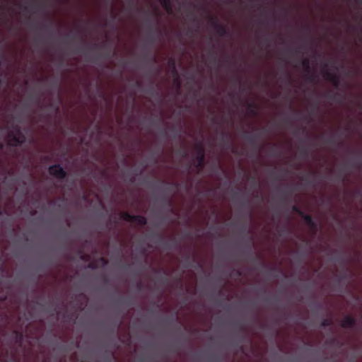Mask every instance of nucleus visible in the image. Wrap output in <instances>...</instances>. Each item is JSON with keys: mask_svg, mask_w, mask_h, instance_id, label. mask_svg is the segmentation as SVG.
<instances>
[{"mask_svg": "<svg viewBox=\"0 0 362 362\" xmlns=\"http://www.w3.org/2000/svg\"><path fill=\"white\" fill-rule=\"evenodd\" d=\"M241 90H242V91H245V88H242Z\"/></svg>", "mask_w": 362, "mask_h": 362, "instance_id": "30", "label": "nucleus"}, {"mask_svg": "<svg viewBox=\"0 0 362 362\" xmlns=\"http://www.w3.org/2000/svg\"><path fill=\"white\" fill-rule=\"evenodd\" d=\"M141 284H138V287H139V288H141Z\"/></svg>", "mask_w": 362, "mask_h": 362, "instance_id": "28", "label": "nucleus"}, {"mask_svg": "<svg viewBox=\"0 0 362 362\" xmlns=\"http://www.w3.org/2000/svg\"><path fill=\"white\" fill-rule=\"evenodd\" d=\"M67 37L74 39V38L76 37V35H73V36L68 35Z\"/></svg>", "mask_w": 362, "mask_h": 362, "instance_id": "22", "label": "nucleus"}, {"mask_svg": "<svg viewBox=\"0 0 362 362\" xmlns=\"http://www.w3.org/2000/svg\"><path fill=\"white\" fill-rule=\"evenodd\" d=\"M211 121H212L213 122H216V117H213L211 118Z\"/></svg>", "mask_w": 362, "mask_h": 362, "instance_id": "21", "label": "nucleus"}, {"mask_svg": "<svg viewBox=\"0 0 362 362\" xmlns=\"http://www.w3.org/2000/svg\"><path fill=\"white\" fill-rule=\"evenodd\" d=\"M240 330L243 331V332H245V327L244 326H240Z\"/></svg>", "mask_w": 362, "mask_h": 362, "instance_id": "18", "label": "nucleus"}, {"mask_svg": "<svg viewBox=\"0 0 362 362\" xmlns=\"http://www.w3.org/2000/svg\"><path fill=\"white\" fill-rule=\"evenodd\" d=\"M13 335L15 338L16 343L21 346L23 342V334L21 331L16 330L13 332Z\"/></svg>", "mask_w": 362, "mask_h": 362, "instance_id": "6", "label": "nucleus"}, {"mask_svg": "<svg viewBox=\"0 0 362 362\" xmlns=\"http://www.w3.org/2000/svg\"><path fill=\"white\" fill-rule=\"evenodd\" d=\"M169 66L172 68L173 72L177 76V71L175 69V62L173 59H170L168 62Z\"/></svg>", "mask_w": 362, "mask_h": 362, "instance_id": "12", "label": "nucleus"}, {"mask_svg": "<svg viewBox=\"0 0 362 362\" xmlns=\"http://www.w3.org/2000/svg\"><path fill=\"white\" fill-rule=\"evenodd\" d=\"M196 151L195 165L199 170H202L205 166V151L202 144H198L196 146Z\"/></svg>", "mask_w": 362, "mask_h": 362, "instance_id": "3", "label": "nucleus"}, {"mask_svg": "<svg viewBox=\"0 0 362 362\" xmlns=\"http://www.w3.org/2000/svg\"><path fill=\"white\" fill-rule=\"evenodd\" d=\"M295 211H296V214L298 211V210L297 209L296 207Z\"/></svg>", "mask_w": 362, "mask_h": 362, "instance_id": "29", "label": "nucleus"}, {"mask_svg": "<svg viewBox=\"0 0 362 362\" xmlns=\"http://www.w3.org/2000/svg\"><path fill=\"white\" fill-rule=\"evenodd\" d=\"M168 205H169V206H170V211H171L172 213H173V212H174V210H173V209L172 208V202H171V201H168Z\"/></svg>", "mask_w": 362, "mask_h": 362, "instance_id": "13", "label": "nucleus"}, {"mask_svg": "<svg viewBox=\"0 0 362 362\" xmlns=\"http://www.w3.org/2000/svg\"><path fill=\"white\" fill-rule=\"evenodd\" d=\"M8 137L9 139L8 144L14 147L21 146L26 141L25 136L18 126L13 127V129L8 132Z\"/></svg>", "mask_w": 362, "mask_h": 362, "instance_id": "1", "label": "nucleus"}, {"mask_svg": "<svg viewBox=\"0 0 362 362\" xmlns=\"http://www.w3.org/2000/svg\"><path fill=\"white\" fill-rule=\"evenodd\" d=\"M189 259H190V256H189V255H187V256L185 257V260H186V262H188Z\"/></svg>", "mask_w": 362, "mask_h": 362, "instance_id": "16", "label": "nucleus"}, {"mask_svg": "<svg viewBox=\"0 0 362 362\" xmlns=\"http://www.w3.org/2000/svg\"><path fill=\"white\" fill-rule=\"evenodd\" d=\"M176 81H177L178 87L180 88V82H179V81H178V78H177Z\"/></svg>", "mask_w": 362, "mask_h": 362, "instance_id": "24", "label": "nucleus"}, {"mask_svg": "<svg viewBox=\"0 0 362 362\" xmlns=\"http://www.w3.org/2000/svg\"><path fill=\"white\" fill-rule=\"evenodd\" d=\"M354 320L351 317H346L342 322L343 327H352L354 325Z\"/></svg>", "mask_w": 362, "mask_h": 362, "instance_id": "10", "label": "nucleus"}, {"mask_svg": "<svg viewBox=\"0 0 362 362\" xmlns=\"http://www.w3.org/2000/svg\"><path fill=\"white\" fill-rule=\"evenodd\" d=\"M101 260H103L104 262H105V260L104 258H102Z\"/></svg>", "mask_w": 362, "mask_h": 362, "instance_id": "33", "label": "nucleus"}, {"mask_svg": "<svg viewBox=\"0 0 362 362\" xmlns=\"http://www.w3.org/2000/svg\"><path fill=\"white\" fill-rule=\"evenodd\" d=\"M134 217V215H131L128 212H124V213L121 214V218L123 219L124 221H126L128 222L133 221Z\"/></svg>", "mask_w": 362, "mask_h": 362, "instance_id": "11", "label": "nucleus"}, {"mask_svg": "<svg viewBox=\"0 0 362 362\" xmlns=\"http://www.w3.org/2000/svg\"><path fill=\"white\" fill-rule=\"evenodd\" d=\"M133 221L136 222L140 226H145L147 223V219L141 215H134Z\"/></svg>", "mask_w": 362, "mask_h": 362, "instance_id": "8", "label": "nucleus"}, {"mask_svg": "<svg viewBox=\"0 0 362 362\" xmlns=\"http://www.w3.org/2000/svg\"><path fill=\"white\" fill-rule=\"evenodd\" d=\"M162 6L166 10V11L169 13L173 12L172 4L170 0H159Z\"/></svg>", "mask_w": 362, "mask_h": 362, "instance_id": "7", "label": "nucleus"}, {"mask_svg": "<svg viewBox=\"0 0 362 362\" xmlns=\"http://www.w3.org/2000/svg\"><path fill=\"white\" fill-rule=\"evenodd\" d=\"M223 139H226V140H228V134H223Z\"/></svg>", "mask_w": 362, "mask_h": 362, "instance_id": "15", "label": "nucleus"}, {"mask_svg": "<svg viewBox=\"0 0 362 362\" xmlns=\"http://www.w3.org/2000/svg\"><path fill=\"white\" fill-rule=\"evenodd\" d=\"M49 173L54 177L64 180L67 177V173L64 170L60 164H54L49 167Z\"/></svg>", "mask_w": 362, "mask_h": 362, "instance_id": "4", "label": "nucleus"}, {"mask_svg": "<svg viewBox=\"0 0 362 362\" xmlns=\"http://www.w3.org/2000/svg\"><path fill=\"white\" fill-rule=\"evenodd\" d=\"M240 351H241L242 352H243V351H244V347H243V346L240 347Z\"/></svg>", "mask_w": 362, "mask_h": 362, "instance_id": "25", "label": "nucleus"}, {"mask_svg": "<svg viewBox=\"0 0 362 362\" xmlns=\"http://www.w3.org/2000/svg\"><path fill=\"white\" fill-rule=\"evenodd\" d=\"M209 18L211 26L216 30L218 36L226 37L230 35V33L228 32L227 28L225 25L219 23L216 17L211 16Z\"/></svg>", "mask_w": 362, "mask_h": 362, "instance_id": "2", "label": "nucleus"}, {"mask_svg": "<svg viewBox=\"0 0 362 362\" xmlns=\"http://www.w3.org/2000/svg\"><path fill=\"white\" fill-rule=\"evenodd\" d=\"M252 180L254 181V182H255V183H256V180H255V178H254V177H253V178H252Z\"/></svg>", "mask_w": 362, "mask_h": 362, "instance_id": "27", "label": "nucleus"}, {"mask_svg": "<svg viewBox=\"0 0 362 362\" xmlns=\"http://www.w3.org/2000/svg\"><path fill=\"white\" fill-rule=\"evenodd\" d=\"M169 185H170V186H173V185H174V184H173V183H169Z\"/></svg>", "mask_w": 362, "mask_h": 362, "instance_id": "32", "label": "nucleus"}, {"mask_svg": "<svg viewBox=\"0 0 362 362\" xmlns=\"http://www.w3.org/2000/svg\"><path fill=\"white\" fill-rule=\"evenodd\" d=\"M247 109L249 111V113L252 115H256L257 114V105L255 104V103L252 102L250 103H247Z\"/></svg>", "mask_w": 362, "mask_h": 362, "instance_id": "9", "label": "nucleus"}, {"mask_svg": "<svg viewBox=\"0 0 362 362\" xmlns=\"http://www.w3.org/2000/svg\"><path fill=\"white\" fill-rule=\"evenodd\" d=\"M212 58H213L214 62H216L217 60L216 57L213 54Z\"/></svg>", "mask_w": 362, "mask_h": 362, "instance_id": "19", "label": "nucleus"}, {"mask_svg": "<svg viewBox=\"0 0 362 362\" xmlns=\"http://www.w3.org/2000/svg\"><path fill=\"white\" fill-rule=\"evenodd\" d=\"M260 136V133L250 134L245 132L244 137L251 144L256 145L257 139Z\"/></svg>", "mask_w": 362, "mask_h": 362, "instance_id": "5", "label": "nucleus"}, {"mask_svg": "<svg viewBox=\"0 0 362 362\" xmlns=\"http://www.w3.org/2000/svg\"><path fill=\"white\" fill-rule=\"evenodd\" d=\"M6 299V296H4V297L1 298V300L4 301Z\"/></svg>", "mask_w": 362, "mask_h": 362, "instance_id": "20", "label": "nucleus"}, {"mask_svg": "<svg viewBox=\"0 0 362 362\" xmlns=\"http://www.w3.org/2000/svg\"><path fill=\"white\" fill-rule=\"evenodd\" d=\"M233 153H236V151H235V148H233Z\"/></svg>", "mask_w": 362, "mask_h": 362, "instance_id": "31", "label": "nucleus"}, {"mask_svg": "<svg viewBox=\"0 0 362 362\" xmlns=\"http://www.w3.org/2000/svg\"><path fill=\"white\" fill-rule=\"evenodd\" d=\"M150 40L151 42H154V38L153 37H150Z\"/></svg>", "mask_w": 362, "mask_h": 362, "instance_id": "23", "label": "nucleus"}, {"mask_svg": "<svg viewBox=\"0 0 362 362\" xmlns=\"http://www.w3.org/2000/svg\"><path fill=\"white\" fill-rule=\"evenodd\" d=\"M35 2H37L39 0H33Z\"/></svg>", "mask_w": 362, "mask_h": 362, "instance_id": "34", "label": "nucleus"}, {"mask_svg": "<svg viewBox=\"0 0 362 362\" xmlns=\"http://www.w3.org/2000/svg\"><path fill=\"white\" fill-rule=\"evenodd\" d=\"M88 267H89L90 268H92V269L95 268V266L93 264H90L88 265Z\"/></svg>", "mask_w": 362, "mask_h": 362, "instance_id": "17", "label": "nucleus"}, {"mask_svg": "<svg viewBox=\"0 0 362 362\" xmlns=\"http://www.w3.org/2000/svg\"><path fill=\"white\" fill-rule=\"evenodd\" d=\"M182 156L183 157H186V156H187V151H182Z\"/></svg>", "mask_w": 362, "mask_h": 362, "instance_id": "14", "label": "nucleus"}, {"mask_svg": "<svg viewBox=\"0 0 362 362\" xmlns=\"http://www.w3.org/2000/svg\"><path fill=\"white\" fill-rule=\"evenodd\" d=\"M136 85H137L138 86H141V83H140L139 81H137V82H136Z\"/></svg>", "mask_w": 362, "mask_h": 362, "instance_id": "26", "label": "nucleus"}]
</instances>
